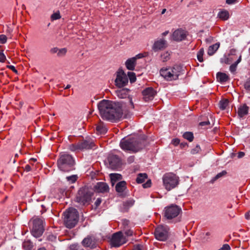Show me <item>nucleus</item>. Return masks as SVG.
<instances>
[{"label": "nucleus", "mask_w": 250, "mask_h": 250, "mask_svg": "<svg viewBox=\"0 0 250 250\" xmlns=\"http://www.w3.org/2000/svg\"><path fill=\"white\" fill-rule=\"evenodd\" d=\"M135 201L133 199H129L123 203L121 207V210L122 212H127L130 208L132 207L134 204Z\"/></svg>", "instance_id": "nucleus-18"}, {"label": "nucleus", "mask_w": 250, "mask_h": 250, "mask_svg": "<svg viewBox=\"0 0 250 250\" xmlns=\"http://www.w3.org/2000/svg\"><path fill=\"white\" fill-rule=\"evenodd\" d=\"M82 243L84 247H90L91 248H94L95 247V244L90 237L84 238L83 240Z\"/></svg>", "instance_id": "nucleus-26"}, {"label": "nucleus", "mask_w": 250, "mask_h": 250, "mask_svg": "<svg viewBox=\"0 0 250 250\" xmlns=\"http://www.w3.org/2000/svg\"><path fill=\"white\" fill-rule=\"evenodd\" d=\"M102 199L101 198H98L95 202V205L96 207H98L101 203Z\"/></svg>", "instance_id": "nucleus-59"}, {"label": "nucleus", "mask_w": 250, "mask_h": 250, "mask_svg": "<svg viewBox=\"0 0 250 250\" xmlns=\"http://www.w3.org/2000/svg\"><path fill=\"white\" fill-rule=\"evenodd\" d=\"M227 172L225 170H223L222 172L218 173L215 177H214L211 180V183H213L215 181L217 180L219 178L226 175Z\"/></svg>", "instance_id": "nucleus-35"}, {"label": "nucleus", "mask_w": 250, "mask_h": 250, "mask_svg": "<svg viewBox=\"0 0 250 250\" xmlns=\"http://www.w3.org/2000/svg\"><path fill=\"white\" fill-rule=\"evenodd\" d=\"M182 212L181 208L176 205L172 204L165 208L164 215L167 219H172L177 217Z\"/></svg>", "instance_id": "nucleus-10"}, {"label": "nucleus", "mask_w": 250, "mask_h": 250, "mask_svg": "<svg viewBox=\"0 0 250 250\" xmlns=\"http://www.w3.org/2000/svg\"><path fill=\"white\" fill-rule=\"evenodd\" d=\"M24 170H25L26 172H29L30 170H31V167L29 165H25L24 167Z\"/></svg>", "instance_id": "nucleus-60"}, {"label": "nucleus", "mask_w": 250, "mask_h": 250, "mask_svg": "<svg viewBox=\"0 0 250 250\" xmlns=\"http://www.w3.org/2000/svg\"><path fill=\"white\" fill-rule=\"evenodd\" d=\"M204 50L203 48H201L197 53V59L200 62H203V55Z\"/></svg>", "instance_id": "nucleus-38"}, {"label": "nucleus", "mask_w": 250, "mask_h": 250, "mask_svg": "<svg viewBox=\"0 0 250 250\" xmlns=\"http://www.w3.org/2000/svg\"><path fill=\"white\" fill-rule=\"evenodd\" d=\"M229 12L226 10L220 11L218 14V17L224 21L227 20L229 18Z\"/></svg>", "instance_id": "nucleus-29"}, {"label": "nucleus", "mask_w": 250, "mask_h": 250, "mask_svg": "<svg viewBox=\"0 0 250 250\" xmlns=\"http://www.w3.org/2000/svg\"><path fill=\"white\" fill-rule=\"evenodd\" d=\"M180 143V140L178 139H174L172 140L171 143L174 146L178 145Z\"/></svg>", "instance_id": "nucleus-55"}, {"label": "nucleus", "mask_w": 250, "mask_h": 250, "mask_svg": "<svg viewBox=\"0 0 250 250\" xmlns=\"http://www.w3.org/2000/svg\"><path fill=\"white\" fill-rule=\"evenodd\" d=\"M145 139L143 137L123 139L120 144L122 149L132 152H137L145 146Z\"/></svg>", "instance_id": "nucleus-2"}, {"label": "nucleus", "mask_w": 250, "mask_h": 250, "mask_svg": "<svg viewBox=\"0 0 250 250\" xmlns=\"http://www.w3.org/2000/svg\"><path fill=\"white\" fill-rule=\"evenodd\" d=\"M32 245L30 241H25L23 243V247L26 250H30L32 248Z\"/></svg>", "instance_id": "nucleus-43"}, {"label": "nucleus", "mask_w": 250, "mask_h": 250, "mask_svg": "<svg viewBox=\"0 0 250 250\" xmlns=\"http://www.w3.org/2000/svg\"><path fill=\"white\" fill-rule=\"evenodd\" d=\"M220 46V43L217 42L210 46L208 50V54L209 56H212L218 50Z\"/></svg>", "instance_id": "nucleus-25"}, {"label": "nucleus", "mask_w": 250, "mask_h": 250, "mask_svg": "<svg viewBox=\"0 0 250 250\" xmlns=\"http://www.w3.org/2000/svg\"><path fill=\"white\" fill-rule=\"evenodd\" d=\"M236 0H226V3L228 4H232L234 3Z\"/></svg>", "instance_id": "nucleus-62"}, {"label": "nucleus", "mask_w": 250, "mask_h": 250, "mask_svg": "<svg viewBox=\"0 0 250 250\" xmlns=\"http://www.w3.org/2000/svg\"><path fill=\"white\" fill-rule=\"evenodd\" d=\"M75 160L73 157L68 154H62L57 161L58 167L63 172H69L75 169Z\"/></svg>", "instance_id": "nucleus-3"}, {"label": "nucleus", "mask_w": 250, "mask_h": 250, "mask_svg": "<svg viewBox=\"0 0 250 250\" xmlns=\"http://www.w3.org/2000/svg\"><path fill=\"white\" fill-rule=\"evenodd\" d=\"M69 149L72 151L80 150V142L76 144H71L69 146Z\"/></svg>", "instance_id": "nucleus-36"}, {"label": "nucleus", "mask_w": 250, "mask_h": 250, "mask_svg": "<svg viewBox=\"0 0 250 250\" xmlns=\"http://www.w3.org/2000/svg\"><path fill=\"white\" fill-rule=\"evenodd\" d=\"M167 41L164 39L158 40L154 42L152 49L155 52L164 49L167 46Z\"/></svg>", "instance_id": "nucleus-17"}, {"label": "nucleus", "mask_w": 250, "mask_h": 250, "mask_svg": "<svg viewBox=\"0 0 250 250\" xmlns=\"http://www.w3.org/2000/svg\"><path fill=\"white\" fill-rule=\"evenodd\" d=\"M169 228L166 225H160L155 230L154 235L156 239L159 241H165L168 237Z\"/></svg>", "instance_id": "nucleus-9"}, {"label": "nucleus", "mask_w": 250, "mask_h": 250, "mask_svg": "<svg viewBox=\"0 0 250 250\" xmlns=\"http://www.w3.org/2000/svg\"><path fill=\"white\" fill-rule=\"evenodd\" d=\"M80 150L91 149L94 146V143L89 140H84L82 142H80Z\"/></svg>", "instance_id": "nucleus-19"}, {"label": "nucleus", "mask_w": 250, "mask_h": 250, "mask_svg": "<svg viewBox=\"0 0 250 250\" xmlns=\"http://www.w3.org/2000/svg\"><path fill=\"white\" fill-rule=\"evenodd\" d=\"M102 118L112 122L119 121L123 116L121 104L110 100H103L98 104Z\"/></svg>", "instance_id": "nucleus-1"}, {"label": "nucleus", "mask_w": 250, "mask_h": 250, "mask_svg": "<svg viewBox=\"0 0 250 250\" xmlns=\"http://www.w3.org/2000/svg\"><path fill=\"white\" fill-rule=\"evenodd\" d=\"M97 133L99 134H104L107 131L105 125L102 122L98 123L96 126Z\"/></svg>", "instance_id": "nucleus-21"}, {"label": "nucleus", "mask_w": 250, "mask_h": 250, "mask_svg": "<svg viewBox=\"0 0 250 250\" xmlns=\"http://www.w3.org/2000/svg\"><path fill=\"white\" fill-rule=\"evenodd\" d=\"M58 50H59V48H57V47H54V48H52L50 49V53H52V54H54V53H58Z\"/></svg>", "instance_id": "nucleus-56"}, {"label": "nucleus", "mask_w": 250, "mask_h": 250, "mask_svg": "<svg viewBox=\"0 0 250 250\" xmlns=\"http://www.w3.org/2000/svg\"><path fill=\"white\" fill-rule=\"evenodd\" d=\"M236 58L229 55H225L220 60L221 63L225 64L231 63Z\"/></svg>", "instance_id": "nucleus-23"}, {"label": "nucleus", "mask_w": 250, "mask_h": 250, "mask_svg": "<svg viewBox=\"0 0 250 250\" xmlns=\"http://www.w3.org/2000/svg\"><path fill=\"white\" fill-rule=\"evenodd\" d=\"M6 60V57L2 52V51H1L0 50V62H4L5 60Z\"/></svg>", "instance_id": "nucleus-51"}, {"label": "nucleus", "mask_w": 250, "mask_h": 250, "mask_svg": "<svg viewBox=\"0 0 250 250\" xmlns=\"http://www.w3.org/2000/svg\"><path fill=\"white\" fill-rule=\"evenodd\" d=\"M33 227L31 233L36 238L40 237L43 234L44 229L43 220L41 219L36 218L32 220Z\"/></svg>", "instance_id": "nucleus-8"}, {"label": "nucleus", "mask_w": 250, "mask_h": 250, "mask_svg": "<svg viewBox=\"0 0 250 250\" xmlns=\"http://www.w3.org/2000/svg\"><path fill=\"white\" fill-rule=\"evenodd\" d=\"M145 56L142 53H140L136 55L134 57H133V58H135V60L136 61V60L138 59H141L143 57H144Z\"/></svg>", "instance_id": "nucleus-54"}, {"label": "nucleus", "mask_w": 250, "mask_h": 250, "mask_svg": "<svg viewBox=\"0 0 250 250\" xmlns=\"http://www.w3.org/2000/svg\"><path fill=\"white\" fill-rule=\"evenodd\" d=\"M61 15L59 12L53 13L51 16V19L52 21L57 20L61 18Z\"/></svg>", "instance_id": "nucleus-44"}, {"label": "nucleus", "mask_w": 250, "mask_h": 250, "mask_svg": "<svg viewBox=\"0 0 250 250\" xmlns=\"http://www.w3.org/2000/svg\"><path fill=\"white\" fill-rule=\"evenodd\" d=\"M188 35L187 31L182 29H178L173 33L172 38L175 41L181 42L185 40Z\"/></svg>", "instance_id": "nucleus-14"}, {"label": "nucleus", "mask_w": 250, "mask_h": 250, "mask_svg": "<svg viewBox=\"0 0 250 250\" xmlns=\"http://www.w3.org/2000/svg\"><path fill=\"white\" fill-rule=\"evenodd\" d=\"M210 235V233L208 232L205 233H203L201 234L200 238V239L203 242H205L206 241H208L209 238L208 236Z\"/></svg>", "instance_id": "nucleus-37"}, {"label": "nucleus", "mask_w": 250, "mask_h": 250, "mask_svg": "<svg viewBox=\"0 0 250 250\" xmlns=\"http://www.w3.org/2000/svg\"><path fill=\"white\" fill-rule=\"evenodd\" d=\"M245 218L247 220H250V211H249V212H247L246 214H245Z\"/></svg>", "instance_id": "nucleus-64"}, {"label": "nucleus", "mask_w": 250, "mask_h": 250, "mask_svg": "<svg viewBox=\"0 0 250 250\" xmlns=\"http://www.w3.org/2000/svg\"><path fill=\"white\" fill-rule=\"evenodd\" d=\"M128 82V79L124 71L119 70L117 72L116 78L115 81V85L120 88L125 86Z\"/></svg>", "instance_id": "nucleus-12"}, {"label": "nucleus", "mask_w": 250, "mask_h": 250, "mask_svg": "<svg viewBox=\"0 0 250 250\" xmlns=\"http://www.w3.org/2000/svg\"><path fill=\"white\" fill-rule=\"evenodd\" d=\"M241 55H239L237 60L230 66L229 70L231 72L234 73L236 71L238 64L241 61Z\"/></svg>", "instance_id": "nucleus-31"}, {"label": "nucleus", "mask_w": 250, "mask_h": 250, "mask_svg": "<svg viewBox=\"0 0 250 250\" xmlns=\"http://www.w3.org/2000/svg\"><path fill=\"white\" fill-rule=\"evenodd\" d=\"M134 161V156H131L130 157H129L127 159V162L129 163V164H131L132 163H133Z\"/></svg>", "instance_id": "nucleus-58"}, {"label": "nucleus", "mask_w": 250, "mask_h": 250, "mask_svg": "<svg viewBox=\"0 0 250 250\" xmlns=\"http://www.w3.org/2000/svg\"><path fill=\"white\" fill-rule=\"evenodd\" d=\"M108 161L110 167L113 169H118L122 164L121 159L116 155H110Z\"/></svg>", "instance_id": "nucleus-13"}, {"label": "nucleus", "mask_w": 250, "mask_h": 250, "mask_svg": "<svg viewBox=\"0 0 250 250\" xmlns=\"http://www.w3.org/2000/svg\"><path fill=\"white\" fill-rule=\"evenodd\" d=\"M136 62L135 58H133L127 59L125 63L127 69L130 70H133L136 64Z\"/></svg>", "instance_id": "nucleus-22"}, {"label": "nucleus", "mask_w": 250, "mask_h": 250, "mask_svg": "<svg viewBox=\"0 0 250 250\" xmlns=\"http://www.w3.org/2000/svg\"><path fill=\"white\" fill-rule=\"evenodd\" d=\"M156 91L152 87H147L142 91V94L146 101L152 100L155 97Z\"/></svg>", "instance_id": "nucleus-15"}, {"label": "nucleus", "mask_w": 250, "mask_h": 250, "mask_svg": "<svg viewBox=\"0 0 250 250\" xmlns=\"http://www.w3.org/2000/svg\"><path fill=\"white\" fill-rule=\"evenodd\" d=\"M147 175L146 173H140L138 175L136 178V182L137 183L141 184L145 182V180L147 179Z\"/></svg>", "instance_id": "nucleus-32"}, {"label": "nucleus", "mask_w": 250, "mask_h": 250, "mask_svg": "<svg viewBox=\"0 0 250 250\" xmlns=\"http://www.w3.org/2000/svg\"><path fill=\"white\" fill-rule=\"evenodd\" d=\"M110 178L112 182V184L113 185L114 183L116 182L117 180L122 179V175L118 173H111L110 174Z\"/></svg>", "instance_id": "nucleus-30"}, {"label": "nucleus", "mask_w": 250, "mask_h": 250, "mask_svg": "<svg viewBox=\"0 0 250 250\" xmlns=\"http://www.w3.org/2000/svg\"><path fill=\"white\" fill-rule=\"evenodd\" d=\"M244 155H245V153L241 151V152H238L237 157L239 158H241L243 157L244 156Z\"/></svg>", "instance_id": "nucleus-63"}, {"label": "nucleus", "mask_w": 250, "mask_h": 250, "mask_svg": "<svg viewBox=\"0 0 250 250\" xmlns=\"http://www.w3.org/2000/svg\"><path fill=\"white\" fill-rule=\"evenodd\" d=\"M217 78L221 83L226 82L229 79V76L226 74L222 72H218L217 74Z\"/></svg>", "instance_id": "nucleus-28"}, {"label": "nucleus", "mask_w": 250, "mask_h": 250, "mask_svg": "<svg viewBox=\"0 0 250 250\" xmlns=\"http://www.w3.org/2000/svg\"><path fill=\"white\" fill-rule=\"evenodd\" d=\"M126 188V182L125 181H121L117 184L115 188L118 192H123Z\"/></svg>", "instance_id": "nucleus-27"}, {"label": "nucleus", "mask_w": 250, "mask_h": 250, "mask_svg": "<svg viewBox=\"0 0 250 250\" xmlns=\"http://www.w3.org/2000/svg\"><path fill=\"white\" fill-rule=\"evenodd\" d=\"M94 191L98 193H105L109 191L108 185L104 182H98L94 187Z\"/></svg>", "instance_id": "nucleus-16"}, {"label": "nucleus", "mask_w": 250, "mask_h": 250, "mask_svg": "<svg viewBox=\"0 0 250 250\" xmlns=\"http://www.w3.org/2000/svg\"><path fill=\"white\" fill-rule=\"evenodd\" d=\"M236 53L237 51L236 49H231L230 50L229 53L228 54L236 58Z\"/></svg>", "instance_id": "nucleus-49"}, {"label": "nucleus", "mask_w": 250, "mask_h": 250, "mask_svg": "<svg viewBox=\"0 0 250 250\" xmlns=\"http://www.w3.org/2000/svg\"><path fill=\"white\" fill-rule=\"evenodd\" d=\"M249 107L246 104H244L240 106L238 109L237 113L240 118L243 117L248 113Z\"/></svg>", "instance_id": "nucleus-20"}, {"label": "nucleus", "mask_w": 250, "mask_h": 250, "mask_svg": "<svg viewBox=\"0 0 250 250\" xmlns=\"http://www.w3.org/2000/svg\"><path fill=\"white\" fill-rule=\"evenodd\" d=\"M129 90L127 88H123L116 91L117 96L120 98H125L128 95Z\"/></svg>", "instance_id": "nucleus-24"}, {"label": "nucleus", "mask_w": 250, "mask_h": 250, "mask_svg": "<svg viewBox=\"0 0 250 250\" xmlns=\"http://www.w3.org/2000/svg\"><path fill=\"white\" fill-rule=\"evenodd\" d=\"M210 125V122L209 121L201 122L199 123V125L200 126H206Z\"/></svg>", "instance_id": "nucleus-52"}, {"label": "nucleus", "mask_w": 250, "mask_h": 250, "mask_svg": "<svg viewBox=\"0 0 250 250\" xmlns=\"http://www.w3.org/2000/svg\"><path fill=\"white\" fill-rule=\"evenodd\" d=\"M66 52H67V49L65 48L59 49L57 55L59 57L64 56L65 55V54L66 53Z\"/></svg>", "instance_id": "nucleus-42"}, {"label": "nucleus", "mask_w": 250, "mask_h": 250, "mask_svg": "<svg viewBox=\"0 0 250 250\" xmlns=\"http://www.w3.org/2000/svg\"><path fill=\"white\" fill-rule=\"evenodd\" d=\"M229 104V101L228 99H223L221 100L219 103V107L222 110H225Z\"/></svg>", "instance_id": "nucleus-33"}, {"label": "nucleus", "mask_w": 250, "mask_h": 250, "mask_svg": "<svg viewBox=\"0 0 250 250\" xmlns=\"http://www.w3.org/2000/svg\"><path fill=\"white\" fill-rule=\"evenodd\" d=\"M7 38L3 34L0 35V43L4 44L6 42Z\"/></svg>", "instance_id": "nucleus-47"}, {"label": "nucleus", "mask_w": 250, "mask_h": 250, "mask_svg": "<svg viewBox=\"0 0 250 250\" xmlns=\"http://www.w3.org/2000/svg\"><path fill=\"white\" fill-rule=\"evenodd\" d=\"M201 150L200 147L199 145H197L195 147L192 149L191 150V153L192 154H195L198 153Z\"/></svg>", "instance_id": "nucleus-46"}, {"label": "nucleus", "mask_w": 250, "mask_h": 250, "mask_svg": "<svg viewBox=\"0 0 250 250\" xmlns=\"http://www.w3.org/2000/svg\"><path fill=\"white\" fill-rule=\"evenodd\" d=\"M163 185L167 190L176 188L179 184V178L173 173L165 174L163 177Z\"/></svg>", "instance_id": "nucleus-7"}, {"label": "nucleus", "mask_w": 250, "mask_h": 250, "mask_svg": "<svg viewBox=\"0 0 250 250\" xmlns=\"http://www.w3.org/2000/svg\"><path fill=\"white\" fill-rule=\"evenodd\" d=\"M244 88L249 91H250V78L248 79L244 83Z\"/></svg>", "instance_id": "nucleus-48"}, {"label": "nucleus", "mask_w": 250, "mask_h": 250, "mask_svg": "<svg viewBox=\"0 0 250 250\" xmlns=\"http://www.w3.org/2000/svg\"><path fill=\"white\" fill-rule=\"evenodd\" d=\"M183 137L189 142H192L193 140V134L191 132H186L183 135Z\"/></svg>", "instance_id": "nucleus-34"}, {"label": "nucleus", "mask_w": 250, "mask_h": 250, "mask_svg": "<svg viewBox=\"0 0 250 250\" xmlns=\"http://www.w3.org/2000/svg\"><path fill=\"white\" fill-rule=\"evenodd\" d=\"M7 67L12 70L15 73H18V71L16 69L15 67L13 65H7Z\"/></svg>", "instance_id": "nucleus-57"}, {"label": "nucleus", "mask_w": 250, "mask_h": 250, "mask_svg": "<svg viewBox=\"0 0 250 250\" xmlns=\"http://www.w3.org/2000/svg\"><path fill=\"white\" fill-rule=\"evenodd\" d=\"M92 195L93 192L88 187H82L78 191L76 197V202L82 206L88 205Z\"/></svg>", "instance_id": "nucleus-6"}, {"label": "nucleus", "mask_w": 250, "mask_h": 250, "mask_svg": "<svg viewBox=\"0 0 250 250\" xmlns=\"http://www.w3.org/2000/svg\"><path fill=\"white\" fill-rule=\"evenodd\" d=\"M230 248L228 244H224L219 250H230Z\"/></svg>", "instance_id": "nucleus-53"}, {"label": "nucleus", "mask_w": 250, "mask_h": 250, "mask_svg": "<svg viewBox=\"0 0 250 250\" xmlns=\"http://www.w3.org/2000/svg\"><path fill=\"white\" fill-rule=\"evenodd\" d=\"M182 70L181 66L175 65L172 67L161 69L160 74L167 81L175 80L178 78Z\"/></svg>", "instance_id": "nucleus-5"}, {"label": "nucleus", "mask_w": 250, "mask_h": 250, "mask_svg": "<svg viewBox=\"0 0 250 250\" xmlns=\"http://www.w3.org/2000/svg\"><path fill=\"white\" fill-rule=\"evenodd\" d=\"M78 176L77 175H73L66 177L67 181L70 182L71 183H74L77 180Z\"/></svg>", "instance_id": "nucleus-41"}, {"label": "nucleus", "mask_w": 250, "mask_h": 250, "mask_svg": "<svg viewBox=\"0 0 250 250\" xmlns=\"http://www.w3.org/2000/svg\"><path fill=\"white\" fill-rule=\"evenodd\" d=\"M151 182L150 180H148L143 185L144 188H148L151 186Z\"/></svg>", "instance_id": "nucleus-50"}, {"label": "nucleus", "mask_w": 250, "mask_h": 250, "mask_svg": "<svg viewBox=\"0 0 250 250\" xmlns=\"http://www.w3.org/2000/svg\"><path fill=\"white\" fill-rule=\"evenodd\" d=\"M127 239L122 231H120L113 234L111 240V244L115 247H119L126 243Z\"/></svg>", "instance_id": "nucleus-11"}, {"label": "nucleus", "mask_w": 250, "mask_h": 250, "mask_svg": "<svg viewBox=\"0 0 250 250\" xmlns=\"http://www.w3.org/2000/svg\"><path fill=\"white\" fill-rule=\"evenodd\" d=\"M128 79H129L131 83H133L135 82L136 80L135 74L134 72H128Z\"/></svg>", "instance_id": "nucleus-39"}, {"label": "nucleus", "mask_w": 250, "mask_h": 250, "mask_svg": "<svg viewBox=\"0 0 250 250\" xmlns=\"http://www.w3.org/2000/svg\"><path fill=\"white\" fill-rule=\"evenodd\" d=\"M129 221L128 220L124 219L122 221L123 229L130 228L129 226Z\"/></svg>", "instance_id": "nucleus-45"}, {"label": "nucleus", "mask_w": 250, "mask_h": 250, "mask_svg": "<svg viewBox=\"0 0 250 250\" xmlns=\"http://www.w3.org/2000/svg\"><path fill=\"white\" fill-rule=\"evenodd\" d=\"M63 216L64 223L67 228H73L78 222V212L77 210L74 208H69L63 213Z\"/></svg>", "instance_id": "nucleus-4"}, {"label": "nucleus", "mask_w": 250, "mask_h": 250, "mask_svg": "<svg viewBox=\"0 0 250 250\" xmlns=\"http://www.w3.org/2000/svg\"><path fill=\"white\" fill-rule=\"evenodd\" d=\"M124 233L126 236H131L133 235V231L131 229V228H129L126 229H123L122 231Z\"/></svg>", "instance_id": "nucleus-40"}, {"label": "nucleus", "mask_w": 250, "mask_h": 250, "mask_svg": "<svg viewBox=\"0 0 250 250\" xmlns=\"http://www.w3.org/2000/svg\"><path fill=\"white\" fill-rule=\"evenodd\" d=\"M143 246L140 245H137L135 246L133 250H142Z\"/></svg>", "instance_id": "nucleus-61"}]
</instances>
